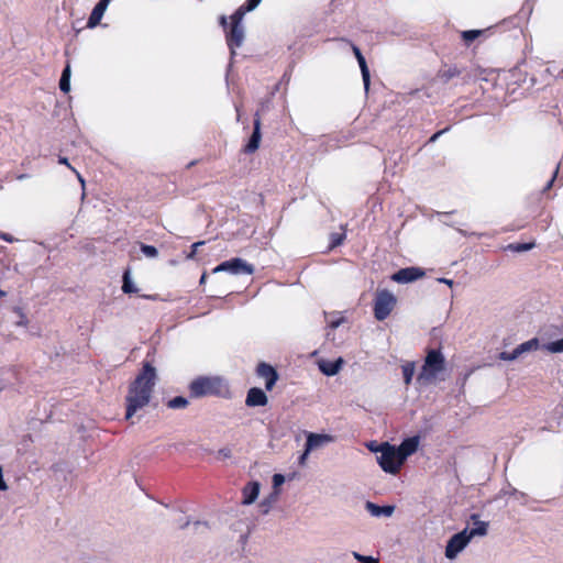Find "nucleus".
I'll use <instances>...</instances> for the list:
<instances>
[{"label":"nucleus","mask_w":563,"mask_h":563,"mask_svg":"<svg viewBox=\"0 0 563 563\" xmlns=\"http://www.w3.org/2000/svg\"><path fill=\"white\" fill-rule=\"evenodd\" d=\"M268 401L266 394L261 389L253 387L247 391L245 404L249 407L265 406Z\"/></svg>","instance_id":"ddd939ff"},{"label":"nucleus","mask_w":563,"mask_h":563,"mask_svg":"<svg viewBox=\"0 0 563 563\" xmlns=\"http://www.w3.org/2000/svg\"><path fill=\"white\" fill-rule=\"evenodd\" d=\"M534 247V243H512L508 245V249L514 252H526Z\"/></svg>","instance_id":"c85d7f7f"},{"label":"nucleus","mask_w":563,"mask_h":563,"mask_svg":"<svg viewBox=\"0 0 563 563\" xmlns=\"http://www.w3.org/2000/svg\"><path fill=\"white\" fill-rule=\"evenodd\" d=\"M156 371L150 364L145 363L141 373L131 383L126 397V412L125 419L130 420L132 417L150 404L153 389L155 386Z\"/></svg>","instance_id":"f257e3e1"},{"label":"nucleus","mask_w":563,"mask_h":563,"mask_svg":"<svg viewBox=\"0 0 563 563\" xmlns=\"http://www.w3.org/2000/svg\"><path fill=\"white\" fill-rule=\"evenodd\" d=\"M396 305V297L388 290L377 292L374 302V314L379 321L385 320Z\"/></svg>","instance_id":"39448f33"},{"label":"nucleus","mask_w":563,"mask_h":563,"mask_svg":"<svg viewBox=\"0 0 563 563\" xmlns=\"http://www.w3.org/2000/svg\"><path fill=\"white\" fill-rule=\"evenodd\" d=\"M4 296H5V291L0 289V299L3 298Z\"/></svg>","instance_id":"3c124183"},{"label":"nucleus","mask_w":563,"mask_h":563,"mask_svg":"<svg viewBox=\"0 0 563 563\" xmlns=\"http://www.w3.org/2000/svg\"><path fill=\"white\" fill-rule=\"evenodd\" d=\"M205 280H206V275H202L200 278V283H205Z\"/></svg>","instance_id":"603ef678"},{"label":"nucleus","mask_w":563,"mask_h":563,"mask_svg":"<svg viewBox=\"0 0 563 563\" xmlns=\"http://www.w3.org/2000/svg\"><path fill=\"white\" fill-rule=\"evenodd\" d=\"M244 16H240L238 19V13L234 12L231 15V27L230 31L227 32V42L231 49V53H235V48L240 47L244 41V27L242 25V20Z\"/></svg>","instance_id":"0eeeda50"},{"label":"nucleus","mask_w":563,"mask_h":563,"mask_svg":"<svg viewBox=\"0 0 563 563\" xmlns=\"http://www.w3.org/2000/svg\"><path fill=\"white\" fill-rule=\"evenodd\" d=\"M402 374H404L405 384L409 385L411 383L413 374H415V364L406 363L405 365H402Z\"/></svg>","instance_id":"a878e982"},{"label":"nucleus","mask_w":563,"mask_h":563,"mask_svg":"<svg viewBox=\"0 0 563 563\" xmlns=\"http://www.w3.org/2000/svg\"><path fill=\"white\" fill-rule=\"evenodd\" d=\"M188 400L185 397L177 396L168 400L167 407L170 409H183L187 407Z\"/></svg>","instance_id":"b1692460"},{"label":"nucleus","mask_w":563,"mask_h":563,"mask_svg":"<svg viewBox=\"0 0 563 563\" xmlns=\"http://www.w3.org/2000/svg\"><path fill=\"white\" fill-rule=\"evenodd\" d=\"M438 282H439V283H442V284H445V285H448V286H450V287H452V286H453V280H452V279H448V278H443V277H442V278H438Z\"/></svg>","instance_id":"a18cd8bd"},{"label":"nucleus","mask_w":563,"mask_h":563,"mask_svg":"<svg viewBox=\"0 0 563 563\" xmlns=\"http://www.w3.org/2000/svg\"><path fill=\"white\" fill-rule=\"evenodd\" d=\"M365 509L373 516V517H386L389 518L395 512V506H378L372 501H366Z\"/></svg>","instance_id":"f3484780"},{"label":"nucleus","mask_w":563,"mask_h":563,"mask_svg":"<svg viewBox=\"0 0 563 563\" xmlns=\"http://www.w3.org/2000/svg\"><path fill=\"white\" fill-rule=\"evenodd\" d=\"M309 454H310V451H307V448L305 446V450L298 460V462L301 466H303L306 464V461H307Z\"/></svg>","instance_id":"58836bf2"},{"label":"nucleus","mask_w":563,"mask_h":563,"mask_svg":"<svg viewBox=\"0 0 563 563\" xmlns=\"http://www.w3.org/2000/svg\"><path fill=\"white\" fill-rule=\"evenodd\" d=\"M219 272H227L232 275H252L254 273V266L240 257H235L222 262L213 269V273Z\"/></svg>","instance_id":"423d86ee"},{"label":"nucleus","mask_w":563,"mask_h":563,"mask_svg":"<svg viewBox=\"0 0 563 563\" xmlns=\"http://www.w3.org/2000/svg\"><path fill=\"white\" fill-rule=\"evenodd\" d=\"M460 75V70L456 67H450L440 71L439 77L443 82H448L452 78Z\"/></svg>","instance_id":"393cba45"},{"label":"nucleus","mask_w":563,"mask_h":563,"mask_svg":"<svg viewBox=\"0 0 563 563\" xmlns=\"http://www.w3.org/2000/svg\"><path fill=\"white\" fill-rule=\"evenodd\" d=\"M332 441H333L332 435L309 432L307 434V441H306L305 446L307 448V451L312 452L314 450H318V449L324 446L325 444H328Z\"/></svg>","instance_id":"9b49d317"},{"label":"nucleus","mask_w":563,"mask_h":563,"mask_svg":"<svg viewBox=\"0 0 563 563\" xmlns=\"http://www.w3.org/2000/svg\"><path fill=\"white\" fill-rule=\"evenodd\" d=\"M189 526V521L187 520L184 525L180 526L181 529H185L186 527Z\"/></svg>","instance_id":"8fccbe9b"},{"label":"nucleus","mask_w":563,"mask_h":563,"mask_svg":"<svg viewBox=\"0 0 563 563\" xmlns=\"http://www.w3.org/2000/svg\"><path fill=\"white\" fill-rule=\"evenodd\" d=\"M110 1L111 0H100L95 5V8H93V10H92V12H91V14H90V16L88 19V22H87V26L88 27H95V26H97L100 23V21H101L103 14H104V12H106Z\"/></svg>","instance_id":"4468645a"},{"label":"nucleus","mask_w":563,"mask_h":563,"mask_svg":"<svg viewBox=\"0 0 563 563\" xmlns=\"http://www.w3.org/2000/svg\"><path fill=\"white\" fill-rule=\"evenodd\" d=\"M545 350L551 353H563V338L548 343Z\"/></svg>","instance_id":"c756f323"},{"label":"nucleus","mask_w":563,"mask_h":563,"mask_svg":"<svg viewBox=\"0 0 563 563\" xmlns=\"http://www.w3.org/2000/svg\"><path fill=\"white\" fill-rule=\"evenodd\" d=\"M122 290L125 292V294H132V292H136V287L134 286L133 282L131 280L130 278V274L129 272H125L124 275H123V286H122Z\"/></svg>","instance_id":"bb28decb"},{"label":"nucleus","mask_w":563,"mask_h":563,"mask_svg":"<svg viewBox=\"0 0 563 563\" xmlns=\"http://www.w3.org/2000/svg\"><path fill=\"white\" fill-rule=\"evenodd\" d=\"M376 459L383 471L389 474H396L404 464L401 462V457H399L398 452L396 451V446L388 442L379 445V454Z\"/></svg>","instance_id":"20e7f679"},{"label":"nucleus","mask_w":563,"mask_h":563,"mask_svg":"<svg viewBox=\"0 0 563 563\" xmlns=\"http://www.w3.org/2000/svg\"><path fill=\"white\" fill-rule=\"evenodd\" d=\"M15 312L19 314L20 319L16 321V324L18 325H22V327H25L27 324V318L24 316V313L22 312V310L20 308H16L15 309Z\"/></svg>","instance_id":"e433bc0d"},{"label":"nucleus","mask_w":563,"mask_h":563,"mask_svg":"<svg viewBox=\"0 0 563 563\" xmlns=\"http://www.w3.org/2000/svg\"><path fill=\"white\" fill-rule=\"evenodd\" d=\"M0 239H2L5 242H9V243H12L15 241V239L12 235H10L9 233H1Z\"/></svg>","instance_id":"79ce46f5"},{"label":"nucleus","mask_w":563,"mask_h":563,"mask_svg":"<svg viewBox=\"0 0 563 563\" xmlns=\"http://www.w3.org/2000/svg\"><path fill=\"white\" fill-rule=\"evenodd\" d=\"M141 251L146 257L150 258H155L158 255L157 249L152 245L141 244Z\"/></svg>","instance_id":"7c9ffc66"},{"label":"nucleus","mask_w":563,"mask_h":563,"mask_svg":"<svg viewBox=\"0 0 563 563\" xmlns=\"http://www.w3.org/2000/svg\"><path fill=\"white\" fill-rule=\"evenodd\" d=\"M341 363V360H338L336 362L322 363L320 364V371L328 376H333L340 371Z\"/></svg>","instance_id":"6ab92c4d"},{"label":"nucleus","mask_w":563,"mask_h":563,"mask_svg":"<svg viewBox=\"0 0 563 563\" xmlns=\"http://www.w3.org/2000/svg\"><path fill=\"white\" fill-rule=\"evenodd\" d=\"M424 275V272L421 268L418 267H407L401 268L397 273L393 275V280L400 283V284H407L415 282L419 278H421Z\"/></svg>","instance_id":"1a4fd4ad"},{"label":"nucleus","mask_w":563,"mask_h":563,"mask_svg":"<svg viewBox=\"0 0 563 563\" xmlns=\"http://www.w3.org/2000/svg\"><path fill=\"white\" fill-rule=\"evenodd\" d=\"M285 483V477L282 474H275L273 476V486L275 489H277L279 486H282Z\"/></svg>","instance_id":"c9c22d12"},{"label":"nucleus","mask_w":563,"mask_h":563,"mask_svg":"<svg viewBox=\"0 0 563 563\" xmlns=\"http://www.w3.org/2000/svg\"><path fill=\"white\" fill-rule=\"evenodd\" d=\"M203 244H205V242H203V241H200V242H196V243H194V244L191 245V249H192V250H191L190 254H188V256H187V257H188V258H194V257H195V255H196V252H197L198 247H199V246H201V245H203Z\"/></svg>","instance_id":"4c0bfd02"},{"label":"nucleus","mask_w":563,"mask_h":563,"mask_svg":"<svg viewBox=\"0 0 563 563\" xmlns=\"http://www.w3.org/2000/svg\"><path fill=\"white\" fill-rule=\"evenodd\" d=\"M256 373L261 378L265 379V388L272 390L278 379L277 372L271 365L261 363L257 366Z\"/></svg>","instance_id":"9d476101"},{"label":"nucleus","mask_w":563,"mask_h":563,"mask_svg":"<svg viewBox=\"0 0 563 563\" xmlns=\"http://www.w3.org/2000/svg\"><path fill=\"white\" fill-rule=\"evenodd\" d=\"M18 178H19V179H24V178H25V175H20Z\"/></svg>","instance_id":"5fc2aeb1"},{"label":"nucleus","mask_w":563,"mask_h":563,"mask_svg":"<svg viewBox=\"0 0 563 563\" xmlns=\"http://www.w3.org/2000/svg\"><path fill=\"white\" fill-rule=\"evenodd\" d=\"M353 556L355 560H357L358 562L361 563H379L376 559H374L373 556H366V555H362L357 552H353Z\"/></svg>","instance_id":"473e14b6"},{"label":"nucleus","mask_w":563,"mask_h":563,"mask_svg":"<svg viewBox=\"0 0 563 563\" xmlns=\"http://www.w3.org/2000/svg\"><path fill=\"white\" fill-rule=\"evenodd\" d=\"M445 360L441 351L430 350L424 358V363L417 380L420 384L428 385L437 380L438 376L444 371Z\"/></svg>","instance_id":"7ed1b4c3"},{"label":"nucleus","mask_w":563,"mask_h":563,"mask_svg":"<svg viewBox=\"0 0 563 563\" xmlns=\"http://www.w3.org/2000/svg\"><path fill=\"white\" fill-rule=\"evenodd\" d=\"M379 445H380V444H376L375 442H371L369 444H367V448H368L372 452H374V453H376V454L378 455V454H379Z\"/></svg>","instance_id":"a19ab883"},{"label":"nucleus","mask_w":563,"mask_h":563,"mask_svg":"<svg viewBox=\"0 0 563 563\" xmlns=\"http://www.w3.org/2000/svg\"><path fill=\"white\" fill-rule=\"evenodd\" d=\"M559 167L560 166L558 165L556 169H555V172H554V174L552 176V178L548 181L547 186L544 187V190H549L552 187V185H553V183H554V180L556 178V175H558V172H559Z\"/></svg>","instance_id":"ea45409f"},{"label":"nucleus","mask_w":563,"mask_h":563,"mask_svg":"<svg viewBox=\"0 0 563 563\" xmlns=\"http://www.w3.org/2000/svg\"><path fill=\"white\" fill-rule=\"evenodd\" d=\"M471 520L473 522V527L472 528L466 527L464 529V531L467 533V536H470L471 540L473 538L484 537L487 534V532H488V522L487 521L479 520V516L476 514H473L471 516Z\"/></svg>","instance_id":"f8f14e48"},{"label":"nucleus","mask_w":563,"mask_h":563,"mask_svg":"<svg viewBox=\"0 0 563 563\" xmlns=\"http://www.w3.org/2000/svg\"><path fill=\"white\" fill-rule=\"evenodd\" d=\"M511 494H512V495L518 494L517 489H514V490L511 492Z\"/></svg>","instance_id":"6e6d98bb"},{"label":"nucleus","mask_w":563,"mask_h":563,"mask_svg":"<svg viewBox=\"0 0 563 563\" xmlns=\"http://www.w3.org/2000/svg\"><path fill=\"white\" fill-rule=\"evenodd\" d=\"M471 542L470 536L462 530L459 533L452 536L445 547V558L454 560Z\"/></svg>","instance_id":"6e6552de"},{"label":"nucleus","mask_w":563,"mask_h":563,"mask_svg":"<svg viewBox=\"0 0 563 563\" xmlns=\"http://www.w3.org/2000/svg\"><path fill=\"white\" fill-rule=\"evenodd\" d=\"M418 438H408L401 442V444L396 448L399 457H401V462L404 463L406 459L415 453L418 449Z\"/></svg>","instance_id":"2eb2a0df"},{"label":"nucleus","mask_w":563,"mask_h":563,"mask_svg":"<svg viewBox=\"0 0 563 563\" xmlns=\"http://www.w3.org/2000/svg\"><path fill=\"white\" fill-rule=\"evenodd\" d=\"M357 62H358V65L361 68L364 87H365V90L367 91L369 88V81H371L369 70H368L366 60L363 55L358 57Z\"/></svg>","instance_id":"aec40b11"},{"label":"nucleus","mask_w":563,"mask_h":563,"mask_svg":"<svg viewBox=\"0 0 563 563\" xmlns=\"http://www.w3.org/2000/svg\"><path fill=\"white\" fill-rule=\"evenodd\" d=\"M446 131H448V129H444V130H441V131H439V132L434 133V134L430 137V142H435V141L438 140V137H439L441 134L445 133Z\"/></svg>","instance_id":"37998d69"},{"label":"nucleus","mask_w":563,"mask_h":563,"mask_svg":"<svg viewBox=\"0 0 563 563\" xmlns=\"http://www.w3.org/2000/svg\"><path fill=\"white\" fill-rule=\"evenodd\" d=\"M190 394L194 397L219 396L223 398L230 397L228 383L220 377H198L190 383Z\"/></svg>","instance_id":"f03ea898"},{"label":"nucleus","mask_w":563,"mask_h":563,"mask_svg":"<svg viewBox=\"0 0 563 563\" xmlns=\"http://www.w3.org/2000/svg\"><path fill=\"white\" fill-rule=\"evenodd\" d=\"M352 51H353L356 59H358V57L362 56V53H361L360 48L356 45H354V44H352Z\"/></svg>","instance_id":"49530a36"},{"label":"nucleus","mask_w":563,"mask_h":563,"mask_svg":"<svg viewBox=\"0 0 563 563\" xmlns=\"http://www.w3.org/2000/svg\"><path fill=\"white\" fill-rule=\"evenodd\" d=\"M539 346V341L538 339H531L527 342H523L521 344H519L516 349H517V352H519V354H523L526 352H529V351H532V350H537Z\"/></svg>","instance_id":"5701e85b"},{"label":"nucleus","mask_w":563,"mask_h":563,"mask_svg":"<svg viewBox=\"0 0 563 563\" xmlns=\"http://www.w3.org/2000/svg\"><path fill=\"white\" fill-rule=\"evenodd\" d=\"M262 0H247L245 4L241 5L235 12L238 13V19L240 16H244L246 12L253 11Z\"/></svg>","instance_id":"4be33fe9"},{"label":"nucleus","mask_w":563,"mask_h":563,"mask_svg":"<svg viewBox=\"0 0 563 563\" xmlns=\"http://www.w3.org/2000/svg\"><path fill=\"white\" fill-rule=\"evenodd\" d=\"M59 88L63 92H68L70 90V67L67 65L65 69L63 70L60 80H59Z\"/></svg>","instance_id":"412c9836"},{"label":"nucleus","mask_w":563,"mask_h":563,"mask_svg":"<svg viewBox=\"0 0 563 563\" xmlns=\"http://www.w3.org/2000/svg\"><path fill=\"white\" fill-rule=\"evenodd\" d=\"M220 23H221V25H222L223 27H227V24H228V23H227V18H225V16H221V18H220Z\"/></svg>","instance_id":"09e8293b"},{"label":"nucleus","mask_w":563,"mask_h":563,"mask_svg":"<svg viewBox=\"0 0 563 563\" xmlns=\"http://www.w3.org/2000/svg\"><path fill=\"white\" fill-rule=\"evenodd\" d=\"M339 323H340L339 321L338 322H332V327L336 328L339 325Z\"/></svg>","instance_id":"864d4df0"},{"label":"nucleus","mask_w":563,"mask_h":563,"mask_svg":"<svg viewBox=\"0 0 563 563\" xmlns=\"http://www.w3.org/2000/svg\"><path fill=\"white\" fill-rule=\"evenodd\" d=\"M344 233H332L331 234V247L340 245L344 240Z\"/></svg>","instance_id":"72a5a7b5"},{"label":"nucleus","mask_w":563,"mask_h":563,"mask_svg":"<svg viewBox=\"0 0 563 563\" xmlns=\"http://www.w3.org/2000/svg\"><path fill=\"white\" fill-rule=\"evenodd\" d=\"M520 356L519 352H517V349H515L511 352H501L499 354V358L503 361H515Z\"/></svg>","instance_id":"2f4dec72"},{"label":"nucleus","mask_w":563,"mask_h":563,"mask_svg":"<svg viewBox=\"0 0 563 563\" xmlns=\"http://www.w3.org/2000/svg\"><path fill=\"white\" fill-rule=\"evenodd\" d=\"M261 137V120L258 118V113H256V118L254 120V130L249 140V143L245 145L244 151L246 153L255 152L260 146Z\"/></svg>","instance_id":"dca6fc26"},{"label":"nucleus","mask_w":563,"mask_h":563,"mask_svg":"<svg viewBox=\"0 0 563 563\" xmlns=\"http://www.w3.org/2000/svg\"><path fill=\"white\" fill-rule=\"evenodd\" d=\"M217 454L219 459L225 460L232 456V451L229 448H222L217 452Z\"/></svg>","instance_id":"f704fd0d"},{"label":"nucleus","mask_w":563,"mask_h":563,"mask_svg":"<svg viewBox=\"0 0 563 563\" xmlns=\"http://www.w3.org/2000/svg\"><path fill=\"white\" fill-rule=\"evenodd\" d=\"M73 172H74V173H76L78 180H79V181L81 183V185L84 186V185H85V180H84V178L81 177V175H80L76 169H75V170H73Z\"/></svg>","instance_id":"de8ad7c7"},{"label":"nucleus","mask_w":563,"mask_h":563,"mask_svg":"<svg viewBox=\"0 0 563 563\" xmlns=\"http://www.w3.org/2000/svg\"><path fill=\"white\" fill-rule=\"evenodd\" d=\"M243 505H251L253 504L260 494V484L257 482H251L243 488Z\"/></svg>","instance_id":"a211bd4d"},{"label":"nucleus","mask_w":563,"mask_h":563,"mask_svg":"<svg viewBox=\"0 0 563 563\" xmlns=\"http://www.w3.org/2000/svg\"><path fill=\"white\" fill-rule=\"evenodd\" d=\"M58 163L59 164H64L66 165L67 167H69L71 170H75V168L68 163V159L66 157H59L58 159Z\"/></svg>","instance_id":"c03bdc74"},{"label":"nucleus","mask_w":563,"mask_h":563,"mask_svg":"<svg viewBox=\"0 0 563 563\" xmlns=\"http://www.w3.org/2000/svg\"><path fill=\"white\" fill-rule=\"evenodd\" d=\"M484 31L482 30H468L462 32V38L466 44H470L474 40H476L479 35L483 34Z\"/></svg>","instance_id":"cd10ccee"}]
</instances>
